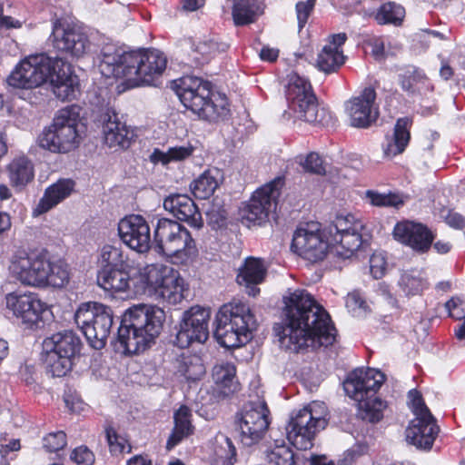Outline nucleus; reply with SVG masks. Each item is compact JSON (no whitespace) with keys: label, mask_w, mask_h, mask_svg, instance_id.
I'll return each instance as SVG.
<instances>
[{"label":"nucleus","mask_w":465,"mask_h":465,"mask_svg":"<svg viewBox=\"0 0 465 465\" xmlns=\"http://www.w3.org/2000/svg\"><path fill=\"white\" fill-rule=\"evenodd\" d=\"M194 151L191 144L170 147L166 152L155 148L150 155L153 163L166 165L172 162H180L189 158Z\"/></svg>","instance_id":"41"},{"label":"nucleus","mask_w":465,"mask_h":465,"mask_svg":"<svg viewBox=\"0 0 465 465\" xmlns=\"http://www.w3.org/2000/svg\"><path fill=\"white\" fill-rule=\"evenodd\" d=\"M440 217L444 219L445 223L457 230H461L465 227V218L452 210L442 209L440 211Z\"/></svg>","instance_id":"61"},{"label":"nucleus","mask_w":465,"mask_h":465,"mask_svg":"<svg viewBox=\"0 0 465 465\" xmlns=\"http://www.w3.org/2000/svg\"><path fill=\"white\" fill-rule=\"evenodd\" d=\"M287 323L280 341L288 349L298 351L302 348L313 349L331 345L336 330L330 315L305 290L297 289L284 296Z\"/></svg>","instance_id":"1"},{"label":"nucleus","mask_w":465,"mask_h":465,"mask_svg":"<svg viewBox=\"0 0 465 465\" xmlns=\"http://www.w3.org/2000/svg\"><path fill=\"white\" fill-rule=\"evenodd\" d=\"M408 399L415 418L406 430L407 441L418 449L430 450L440 431L439 426L418 391L411 390Z\"/></svg>","instance_id":"15"},{"label":"nucleus","mask_w":465,"mask_h":465,"mask_svg":"<svg viewBox=\"0 0 465 465\" xmlns=\"http://www.w3.org/2000/svg\"><path fill=\"white\" fill-rule=\"evenodd\" d=\"M344 63V55L341 50L331 45H325L318 54L316 66L324 73H332Z\"/></svg>","instance_id":"43"},{"label":"nucleus","mask_w":465,"mask_h":465,"mask_svg":"<svg viewBox=\"0 0 465 465\" xmlns=\"http://www.w3.org/2000/svg\"><path fill=\"white\" fill-rule=\"evenodd\" d=\"M98 270H112L120 267H128L138 264L132 259L121 246L105 244L101 248L98 260Z\"/></svg>","instance_id":"32"},{"label":"nucleus","mask_w":465,"mask_h":465,"mask_svg":"<svg viewBox=\"0 0 465 465\" xmlns=\"http://www.w3.org/2000/svg\"><path fill=\"white\" fill-rule=\"evenodd\" d=\"M167 59L159 50L127 52L114 45L101 51L99 69L107 78L123 79L127 87L155 84L166 68Z\"/></svg>","instance_id":"2"},{"label":"nucleus","mask_w":465,"mask_h":465,"mask_svg":"<svg viewBox=\"0 0 465 465\" xmlns=\"http://www.w3.org/2000/svg\"><path fill=\"white\" fill-rule=\"evenodd\" d=\"M283 185L284 179L278 176L257 189L249 202L241 209L242 222L249 227L261 225L266 222Z\"/></svg>","instance_id":"17"},{"label":"nucleus","mask_w":465,"mask_h":465,"mask_svg":"<svg viewBox=\"0 0 465 465\" xmlns=\"http://www.w3.org/2000/svg\"><path fill=\"white\" fill-rule=\"evenodd\" d=\"M225 48L226 45L224 44H219L213 39L203 40L195 46L194 59L200 64H205L216 54L225 51Z\"/></svg>","instance_id":"47"},{"label":"nucleus","mask_w":465,"mask_h":465,"mask_svg":"<svg viewBox=\"0 0 465 465\" xmlns=\"http://www.w3.org/2000/svg\"><path fill=\"white\" fill-rule=\"evenodd\" d=\"M48 268V259L41 253L17 252L12 256L9 265L11 275L24 285L42 287Z\"/></svg>","instance_id":"19"},{"label":"nucleus","mask_w":465,"mask_h":465,"mask_svg":"<svg viewBox=\"0 0 465 465\" xmlns=\"http://www.w3.org/2000/svg\"><path fill=\"white\" fill-rule=\"evenodd\" d=\"M74 182L71 179H60L48 186L39 201L34 213L38 215L50 211L66 199L74 191Z\"/></svg>","instance_id":"31"},{"label":"nucleus","mask_w":465,"mask_h":465,"mask_svg":"<svg viewBox=\"0 0 465 465\" xmlns=\"http://www.w3.org/2000/svg\"><path fill=\"white\" fill-rule=\"evenodd\" d=\"M118 236L131 250L146 253L151 248V229L148 222L140 214H131L118 223Z\"/></svg>","instance_id":"21"},{"label":"nucleus","mask_w":465,"mask_h":465,"mask_svg":"<svg viewBox=\"0 0 465 465\" xmlns=\"http://www.w3.org/2000/svg\"><path fill=\"white\" fill-rule=\"evenodd\" d=\"M54 95L60 100H71L78 92L77 76L72 73L71 67L63 60V64L53 70L48 79Z\"/></svg>","instance_id":"30"},{"label":"nucleus","mask_w":465,"mask_h":465,"mask_svg":"<svg viewBox=\"0 0 465 465\" xmlns=\"http://www.w3.org/2000/svg\"><path fill=\"white\" fill-rule=\"evenodd\" d=\"M235 373L234 365L229 362L217 364L213 367V379L223 394L228 395L238 390Z\"/></svg>","instance_id":"39"},{"label":"nucleus","mask_w":465,"mask_h":465,"mask_svg":"<svg viewBox=\"0 0 465 465\" xmlns=\"http://www.w3.org/2000/svg\"><path fill=\"white\" fill-rule=\"evenodd\" d=\"M163 208L178 220L193 228L201 229L203 225L202 214L194 202L186 194H172L163 201Z\"/></svg>","instance_id":"28"},{"label":"nucleus","mask_w":465,"mask_h":465,"mask_svg":"<svg viewBox=\"0 0 465 465\" xmlns=\"http://www.w3.org/2000/svg\"><path fill=\"white\" fill-rule=\"evenodd\" d=\"M6 308L24 324L33 327L42 321L47 305L34 292H11L5 296Z\"/></svg>","instance_id":"22"},{"label":"nucleus","mask_w":465,"mask_h":465,"mask_svg":"<svg viewBox=\"0 0 465 465\" xmlns=\"http://www.w3.org/2000/svg\"><path fill=\"white\" fill-rule=\"evenodd\" d=\"M176 374L187 381H199L205 373L202 359L197 355L183 354L176 360Z\"/></svg>","instance_id":"37"},{"label":"nucleus","mask_w":465,"mask_h":465,"mask_svg":"<svg viewBox=\"0 0 465 465\" xmlns=\"http://www.w3.org/2000/svg\"><path fill=\"white\" fill-rule=\"evenodd\" d=\"M364 232L330 235L331 252L343 259L351 257L363 242Z\"/></svg>","instance_id":"35"},{"label":"nucleus","mask_w":465,"mask_h":465,"mask_svg":"<svg viewBox=\"0 0 465 465\" xmlns=\"http://www.w3.org/2000/svg\"><path fill=\"white\" fill-rule=\"evenodd\" d=\"M279 51L274 48L263 47L260 52V57L263 61L273 62L278 58Z\"/></svg>","instance_id":"63"},{"label":"nucleus","mask_w":465,"mask_h":465,"mask_svg":"<svg viewBox=\"0 0 465 465\" xmlns=\"http://www.w3.org/2000/svg\"><path fill=\"white\" fill-rule=\"evenodd\" d=\"M165 321L164 311L157 305L140 303L128 308L118 328V341L125 352L145 351L160 335Z\"/></svg>","instance_id":"3"},{"label":"nucleus","mask_w":465,"mask_h":465,"mask_svg":"<svg viewBox=\"0 0 465 465\" xmlns=\"http://www.w3.org/2000/svg\"><path fill=\"white\" fill-rule=\"evenodd\" d=\"M375 100L376 92L369 86L345 104L346 114L351 126L366 128L377 120L379 111Z\"/></svg>","instance_id":"23"},{"label":"nucleus","mask_w":465,"mask_h":465,"mask_svg":"<svg viewBox=\"0 0 465 465\" xmlns=\"http://www.w3.org/2000/svg\"><path fill=\"white\" fill-rule=\"evenodd\" d=\"M387 268V261L382 252H374L370 258V271L375 279L381 278Z\"/></svg>","instance_id":"57"},{"label":"nucleus","mask_w":465,"mask_h":465,"mask_svg":"<svg viewBox=\"0 0 465 465\" xmlns=\"http://www.w3.org/2000/svg\"><path fill=\"white\" fill-rule=\"evenodd\" d=\"M144 292L156 301L176 305L184 299V281L178 272L163 265H146Z\"/></svg>","instance_id":"12"},{"label":"nucleus","mask_w":465,"mask_h":465,"mask_svg":"<svg viewBox=\"0 0 465 465\" xmlns=\"http://www.w3.org/2000/svg\"><path fill=\"white\" fill-rule=\"evenodd\" d=\"M256 320L248 304L232 302L223 305L216 315L214 337L225 348H237L252 339Z\"/></svg>","instance_id":"7"},{"label":"nucleus","mask_w":465,"mask_h":465,"mask_svg":"<svg viewBox=\"0 0 465 465\" xmlns=\"http://www.w3.org/2000/svg\"><path fill=\"white\" fill-rule=\"evenodd\" d=\"M316 0H307V1H301L296 4V15H297V20H298V26L301 30L306 25L309 16L311 15L314 5H315Z\"/></svg>","instance_id":"58"},{"label":"nucleus","mask_w":465,"mask_h":465,"mask_svg":"<svg viewBox=\"0 0 465 465\" xmlns=\"http://www.w3.org/2000/svg\"><path fill=\"white\" fill-rule=\"evenodd\" d=\"M445 307L449 312L450 317L455 320H462L465 318V301L453 297L445 303Z\"/></svg>","instance_id":"60"},{"label":"nucleus","mask_w":465,"mask_h":465,"mask_svg":"<svg viewBox=\"0 0 465 465\" xmlns=\"http://www.w3.org/2000/svg\"><path fill=\"white\" fill-rule=\"evenodd\" d=\"M266 273L267 268L262 260L249 257L239 268L236 281L238 284L245 287L248 295L255 297L260 293L257 286L264 281Z\"/></svg>","instance_id":"29"},{"label":"nucleus","mask_w":465,"mask_h":465,"mask_svg":"<svg viewBox=\"0 0 465 465\" xmlns=\"http://www.w3.org/2000/svg\"><path fill=\"white\" fill-rule=\"evenodd\" d=\"M291 249L310 262L322 261L331 251L330 235H323L314 223L299 227L293 233Z\"/></svg>","instance_id":"18"},{"label":"nucleus","mask_w":465,"mask_h":465,"mask_svg":"<svg viewBox=\"0 0 465 465\" xmlns=\"http://www.w3.org/2000/svg\"><path fill=\"white\" fill-rule=\"evenodd\" d=\"M192 411L185 405H182L173 414L174 427L167 440L166 448L173 449L183 439L193 433L194 427L192 424Z\"/></svg>","instance_id":"33"},{"label":"nucleus","mask_w":465,"mask_h":465,"mask_svg":"<svg viewBox=\"0 0 465 465\" xmlns=\"http://www.w3.org/2000/svg\"><path fill=\"white\" fill-rule=\"evenodd\" d=\"M366 229L362 220L352 214L339 215L328 228L329 235L345 234L354 232H364Z\"/></svg>","instance_id":"44"},{"label":"nucleus","mask_w":465,"mask_h":465,"mask_svg":"<svg viewBox=\"0 0 465 465\" xmlns=\"http://www.w3.org/2000/svg\"><path fill=\"white\" fill-rule=\"evenodd\" d=\"M411 124L412 121L409 117H402L397 120L393 135L383 147V153L386 157L392 158L405 150L410 142Z\"/></svg>","instance_id":"34"},{"label":"nucleus","mask_w":465,"mask_h":465,"mask_svg":"<svg viewBox=\"0 0 465 465\" xmlns=\"http://www.w3.org/2000/svg\"><path fill=\"white\" fill-rule=\"evenodd\" d=\"M153 236L159 252L172 258L174 262L187 263L198 254L190 232L176 221L159 219Z\"/></svg>","instance_id":"8"},{"label":"nucleus","mask_w":465,"mask_h":465,"mask_svg":"<svg viewBox=\"0 0 465 465\" xmlns=\"http://www.w3.org/2000/svg\"><path fill=\"white\" fill-rule=\"evenodd\" d=\"M214 453L223 465H232L236 461V449L230 438L224 434H218L215 438Z\"/></svg>","instance_id":"46"},{"label":"nucleus","mask_w":465,"mask_h":465,"mask_svg":"<svg viewBox=\"0 0 465 465\" xmlns=\"http://www.w3.org/2000/svg\"><path fill=\"white\" fill-rule=\"evenodd\" d=\"M393 237L401 243L420 253L428 252L434 240L432 232L426 225L411 221L396 223Z\"/></svg>","instance_id":"25"},{"label":"nucleus","mask_w":465,"mask_h":465,"mask_svg":"<svg viewBox=\"0 0 465 465\" xmlns=\"http://www.w3.org/2000/svg\"><path fill=\"white\" fill-rule=\"evenodd\" d=\"M209 310L201 307H192L185 312L176 334V344L186 348L193 342L203 343L209 337Z\"/></svg>","instance_id":"20"},{"label":"nucleus","mask_w":465,"mask_h":465,"mask_svg":"<svg viewBox=\"0 0 465 465\" xmlns=\"http://www.w3.org/2000/svg\"><path fill=\"white\" fill-rule=\"evenodd\" d=\"M268 460L273 465H295L294 453L285 444L276 445L269 452Z\"/></svg>","instance_id":"51"},{"label":"nucleus","mask_w":465,"mask_h":465,"mask_svg":"<svg viewBox=\"0 0 465 465\" xmlns=\"http://www.w3.org/2000/svg\"><path fill=\"white\" fill-rule=\"evenodd\" d=\"M426 81L423 74L417 70L407 71L403 74H400V84L401 88L410 94H414L420 90V84Z\"/></svg>","instance_id":"52"},{"label":"nucleus","mask_w":465,"mask_h":465,"mask_svg":"<svg viewBox=\"0 0 465 465\" xmlns=\"http://www.w3.org/2000/svg\"><path fill=\"white\" fill-rule=\"evenodd\" d=\"M321 430L307 418V413L299 410L286 426L287 439L292 445L299 450H308L313 445L312 441Z\"/></svg>","instance_id":"27"},{"label":"nucleus","mask_w":465,"mask_h":465,"mask_svg":"<svg viewBox=\"0 0 465 465\" xmlns=\"http://www.w3.org/2000/svg\"><path fill=\"white\" fill-rule=\"evenodd\" d=\"M104 143L114 151L127 149L132 143L134 132L125 123L120 121L118 114L107 110L100 116Z\"/></svg>","instance_id":"26"},{"label":"nucleus","mask_w":465,"mask_h":465,"mask_svg":"<svg viewBox=\"0 0 465 465\" xmlns=\"http://www.w3.org/2000/svg\"><path fill=\"white\" fill-rule=\"evenodd\" d=\"M385 381L382 372L375 369H357L343 382L346 394L357 401V416L371 423L380 421L386 409V402L375 397Z\"/></svg>","instance_id":"5"},{"label":"nucleus","mask_w":465,"mask_h":465,"mask_svg":"<svg viewBox=\"0 0 465 465\" xmlns=\"http://www.w3.org/2000/svg\"><path fill=\"white\" fill-rule=\"evenodd\" d=\"M106 439L110 451L113 454L131 451V445L128 443L127 440L124 437L118 435L114 429H106Z\"/></svg>","instance_id":"54"},{"label":"nucleus","mask_w":465,"mask_h":465,"mask_svg":"<svg viewBox=\"0 0 465 465\" xmlns=\"http://www.w3.org/2000/svg\"><path fill=\"white\" fill-rule=\"evenodd\" d=\"M296 162L302 165L306 172L317 174L325 173L322 160L316 153H310L306 156L299 155L296 157Z\"/></svg>","instance_id":"53"},{"label":"nucleus","mask_w":465,"mask_h":465,"mask_svg":"<svg viewBox=\"0 0 465 465\" xmlns=\"http://www.w3.org/2000/svg\"><path fill=\"white\" fill-rule=\"evenodd\" d=\"M43 361L54 377H63L71 371L73 359L79 353L80 339L72 331L52 334L43 341Z\"/></svg>","instance_id":"10"},{"label":"nucleus","mask_w":465,"mask_h":465,"mask_svg":"<svg viewBox=\"0 0 465 465\" xmlns=\"http://www.w3.org/2000/svg\"><path fill=\"white\" fill-rule=\"evenodd\" d=\"M399 284L407 295H416L422 292L426 282L419 271L412 270L401 274Z\"/></svg>","instance_id":"48"},{"label":"nucleus","mask_w":465,"mask_h":465,"mask_svg":"<svg viewBox=\"0 0 465 465\" xmlns=\"http://www.w3.org/2000/svg\"><path fill=\"white\" fill-rule=\"evenodd\" d=\"M52 35L54 47L72 57H83L89 48L86 35L69 25L55 23Z\"/></svg>","instance_id":"24"},{"label":"nucleus","mask_w":465,"mask_h":465,"mask_svg":"<svg viewBox=\"0 0 465 465\" xmlns=\"http://www.w3.org/2000/svg\"><path fill=\"white\" fill-rule=\"evenodd\" d=\"M176 94L183 104L203 120L217 123L230 115L226 95L213 92L211 83L202 78L192 75L181 78Z\"/></svg>","instance_id":"4"},{"label":"nucleus","mask_w":465,"mask_h":465,"mask_svg":"<svg viewBox=\"0 0 465 465\" xmlns=\"http://www.w3.org/2000/svg\"><path fill=\"white\" fill-rule=\"evenodd\" d=\"M365 199L370 204L377 207H399L403 203L401 197L395 193H381L374 190L365 192Z\"/></svg>","instance_id":"49"},{"label":"nucleus","mask_w":465,"mask_h":465,"mask_svg":"<svg viewBox=\"0 0 465 465\" xmlns=\"http://www.w3.org/2000/svg\"><path fill=\"white\" fill-rule=\"evenodd\" d=\"M146 266L140 263L112 270H98L97 285L111 295H142L144 292Z\"/></svg>","instance_id":"14"},{"label":"nucleus","mask_w":465,"mask_h":465,"mask_svg":"<svg viewBox=\"0 0 465 465\" xmlns=\"http://www.w3.org/2000/svg\"><path fill=\"white\" fill-rule=\"evenodd\" d=\"M301 411L303 414L307 413V418H310L320 430H323L327 425V408L323 402L312 401Z\"/></svg>","instance_id":"50"},{"label":"nucleus","mask_w":465,"mask_h":465,"mask_svg":"<svg viewBox=\"0 0 465 465\" xmlns=\"http://www.w3.org/2000/svg\"><path fill=\"white\" fill-rule=\"evenodd\" d=\"M81 108L70 105L60 109L50 126L38 136L40 147L54 153H66L76 149L82 142L84 124Z\"/></svg>","instance_id":"6"},{"label":"nucleus","mask_w":465,"mask_h":465,"mask_svg":"<svg viewBox=\"0 0 465 465\" xmlns=\"http://www.w3.org/2000/svg\"><path fill=\"white\" fill-rule=\"evenodd\" d=\"M270 422V410L264 400L248 402L235 420L240 442L246 447L258 444Z\"/></svg>","instance_id":"16"},{"label":"nucleus","mask_w":465,"mask_h":465,"mask_svg":"<svg viewBox=\"0 0 465 465\" xmlns=\"http://www.w3.org/2000/svg\"><path fill=\"white\" fill-rule=\"evenodd\" d=\"M10 183L15 187H24L34 178L33 163L25 156L14 159L7 167Z\"/></svg>","instance_id":"38"},{"label":"nucleus","mask_w":465,"mask_h":465,"mask_svg":"<svg viewBox=\"0 0 465 465\" xmlns=\"http://www.w3.org/2000/svg\"><path fill=\"white\" fill-rule=\"evenodd\" d=\"M222 175L218 169L204 171L191 183L190 188L193 195L198 199L211 197L218 188Z\"/></svg>","instance_id":"36"},{"label":"nucleus","mask_w":465,"mask_h":465,"mask_svg":"<svg viewBox=\"0 0 465 465\" xmlns=\"http://www.w3.org/2000/svg\"><path fill=\"white\" fill-rule=\"evenodd\" d=\"M232 3V15L237 26L252 24L259 11L257 0H227Z\"/></svg>","instance_id":"40"},{"label":"nucleus","mask_w":465,"mask_h":465,"mask_svg":"<svg viewBox=\"0 0 465 465\" xmlns=\"http://www.w3.org/2000/svg\"><path fill=\"white\" fill-rule=\"evenodd\" d=\"M70 458L77 465H92L94 461V453L85 446L75 448Z\"/></svg>","instance_id":"59"},{"label":"nucleus","mask_w":465,"mask_h":465,"mask_svg":"<svg viewBox=\"0 0 465 465\" xmlns=\"http://www.w3.org/2000/svg\"><path fill=\"white\" fill-rule=\"evenodd\" d=\"M43 445L49 452L58 451L66 445V435L62 430L51 432L44 437Z\"/></svg>","instance_id":"56"},{"label":"nucleus","mask_w":465,"mask_h":465,"mask_svg":"<svg viewBox=\"0 0 465 465\" xmlns=\"http://www.w3.org/2000/svg\"><path fill=\"white\" fill-rule=\"evenodd\" d=\"M310 465H334V461L326 455H312Z\"/></svg>","instance_id":"64"},{"label":"nucleus","mask_w":465,"mask_h":465,"mask_svg":"<svg viewBox=\"0 0 465 465\" xmlns=\"http://www.w3.org/2000/svg\"><path fill=\"white\" fill-rule=\"evenodd\" d=\"M345 305L348 311L356 317L364 315L368 308L366 302L357 291L348 293L345 300Z\"/></svg>","instance_id":"55"},{"label":"nucleus","mask_w":465,"mask_h":465,"mask_svg":"<svg viewBox=\"0 0 465 465\" xmlns=\"http://www.w3.org/2000/svg\"><path fill=\"white\" fill-rule=\"evenodd\" d=\"M285 95L289 109L298 118L310 124L324 125L329 123L330 113L319 108L312 85L306 78L295 73L289 74Z\"/></svg>","instance_id":"9"},{"label":"nucleus","mask_w":465,"mask_h":465,"mask_svg":"<svg viewBox=\"0 0 465 465\" xmlns=\"http://www.w3.org/2000/svg\"><path fill=\"white\" fill-rule=\"evenodd\" d=\"M404 15L405 10L401 5L390 2L379 8L375 18L380 25L392 24L399 25Z\"/></svg>","instance_id":"45"},{"label":"nucleus","mask_w":465,"mask_h":465,"mask_svg":"<svg viewBox=\"0 0 465 465\" xmlns=\"http://www.w3.org/2000/svg\"><path fill=\"white\" fill-rule=\"evenodd\" d=\"M63 64V59L52 58L45 54L25 57L7 78L8 84L22 89H32L46 83L53 70Z\"/></svg>","instance_id":"13"},{"label":"nucleus","mask_w":465,"mask_h":465,"mask_svg":"<svg viewBox=\"0 0 465 465\" xmlns=\"http://www.w3.org/2000/svg\"><path fill=\"white\" fill-rule=\"evenodd\" d=\"M367 45L371 47V53L376 60L381 61L386 57L385 45L381 37H373L368 41Z\"/></svg>","instance_id":"62"},{"label":"nucleus","mask_w":465,"mask_h":465,"mask_svg":"<svg viewBox=\"0 0 465 465\" xmlns=\"http://www.w3.org/2000/svg\"><path fill=\"white\" fill-rule=\"evenodd\" d=\"M46 275L43 286L63 288L69 282L70 272L68 265L62 261L52 262L48 260V268L45 270Z\"/></svg>","instance_id":"42"},{"label":"nucleus","mask_w":465,"mask_h":465,"mask_svg":"<svg viewBox=\"0 0 465 465\" xmlns=\"http://www.w3.org/2000/svg\"><path fill=\"white\" fill-rule=\"evenodd\" d=\"M74 322L89 344L100 350L106 344L113 326V311L104 304L88 302L79 305Z\"/></svg>","instance_id":"11"}]
</instances>
